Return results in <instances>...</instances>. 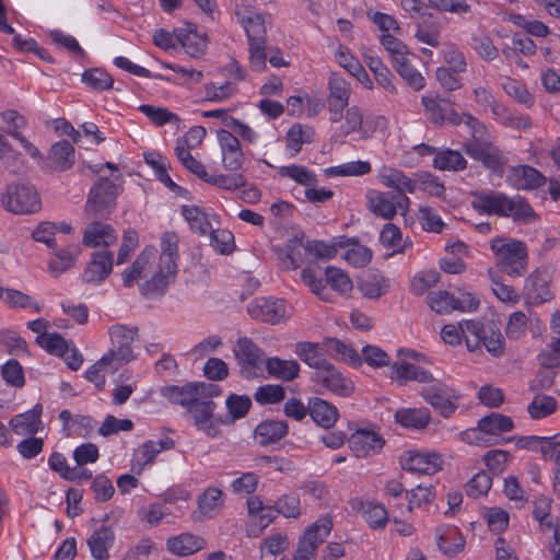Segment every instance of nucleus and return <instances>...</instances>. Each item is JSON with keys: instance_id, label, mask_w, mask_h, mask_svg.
<instances>
[{"instance_id": "6e6552de", "label": "nucleus", "mask_w": 560, "mask_h": 560, "mask_svg": "<svg viewBox=\"0 0 560 560\" xmlns=\"http://www.w3.org/2000/svg\"><path fill=\"white\" fill-rule=\"evenodd\" d=\"M247 312L256 320L278 325L291 317L292 307L283 299L258 296L248 303Z\"/></svg>"}, {"instance_id": "c9c22d12", "label": "nucleus", "mask_w": 560, "mask_h": 560, "mask_svg": "<svg viewBox=\"0 0 560 560\" xmlns=\"http://www.w3.org/2000/svg\"><path fill=\"white\" fill-rule=\"evenodd\" d=\"M267 373L283 382H291L300 374V364L296 360H283L278 357L268 358L265 361Z\"/></svg>"}, {"instance_id": "603ef678", "label": "nucleus", "mask_w": 560, "mask_h": 560, "mask_svg": "<svg viewBox=\"0 0 560 560\" xmlns=\"http://www.w3.org/2000/svg\"><path fill=\"white\" fill-rule=\"evenodd\" d=\"M380 242L384 247L393 248L394 253H404L412 244L409 240L402 241L400 229L393 223L384 225L381 231Z\"/></svg>"}, {"instance_id": "1a4fd4ad", "label": "nucleus", "mask_w": 560, "mask_h": 560, "mask_svg": "<svg viewBox=\"0 0 560 560\" xmlns=\"http://www.w3.org/2000/svg\"><path fill=\"white\" fill-rule=\"evenodd\" d=\"M469 158L479 161L494 174H502L506 164L503 153L491 142L481 137H471L464 144Z\"/></svg>"}, {"instance_id": "6e6d98bb", "label": "nucleus", "mask_w": 560, "mask_h": 560, "mask_svg": "<svg viewBox=\"0 0 560 560\" xmlns=\"http://www.w3.org/2000/svg\"><path fill=\"white\" fill-rule=\"evenodd\" d=\"M13 433L21 436H35V407L13 416L9 421Z\"/></svg>"}, {"instance_id": "a878e982", "label": "nucleus", "mask_w": 560, "mask_h": 560, "mask_svg": "<svg viewBox=\"0 0 560 560\" xmlns=\"http://www.w3.org/2000/svg\"><path fill=\"white\" fill-rule=\"evenodd\" d=\"M524 294L532 304H541L551 299L548 275L541 271L532 272L525 281Z\"/></svg>"}, {"instance_id": "69168bd1", "label": "nucleus", "mask_w": 560, "mask_h": 560, "mask_svg": "<svg viewBox=\"0 0 560 560\" xmlns=\"http://www.w3.org/2000/svg\"><path fill=\"white\" fill-rule=\"evenodd\" d=\"M75 256L66 248H60L55 252V256L48 261V271L58 277L71 267L74 266Z\"/></svg>"}, {"instance_id": "680f3d73", "label": "nucleus", "mask_w": 560, "mask_h": 560, "mask_svg": "<svg viewBox=\"0 0 560 560\" xmlns=\"http://www.w3.org/2000/svg\"><path fill=\"white\" fill-rule=\"evenodd\" d=\"M82 82L93 90L105 91L113 88L114 79L106 71L94 68L83 72Z\"/></svg>"}, {"instance_id": "774afa93", "label": "nucleus", "mask_w": 560, "mask_h": 560, "mask_svg": "<svg viewBox=\"0 0 560 560\" xmlns=\"http://www.w3.org/2000/svg\"><path fill=\"white\" fill-rule=\"evenodd\" d=\"M502 88L510 97L514 98L520 104L527 107H530L534 104V97L528 92L524 83L509 78L502 84Z\"/></svg>"}, {"instance_id": "c03bdc74", "label": "nucleus", "mask_w": 560, "mask_h": 560, "mask_svg": "<svg viewBox=\"0 0 560 560\" xmlns=\"http://www.w3.org/2000/svg\"><path fill=\"white\" fill-rule=\"evenodd\" d=\"M558 404L555 397L545 394H536L527 405L526 410L530 419L540 420L555 413Z\"/></svg>"}, {"instance_id": "f8f14e48", "label": "nucleus", "mask_w": 560, "mask_h": 560, "mask_svg": "<svg viewBox=\"0 0 560 560\" xmlns=\"http://www.w3.org/2000/svg\"><path fill=\"white\" fill-rule=\"evenodd\" d=\"M242 376L249 378L266 361L264 351L248 337H241L233 348Z\"/></svg>"}, {"instance_id": "13d9d810", "label": "nucleus", "mask_w": 560, "mask_h": 560, "mask_svg": "<svg viewBox=\"0 0 560 560\" xmlns=\"http://www.w3.org/2000/svg\"><path fill=\"white\" fill-rule=\"evenodd\" d=\"M139 110L156 126H164L166 124L178 125L180 121V118L176 114L170 112L165 107L142 104L139 106Z\"/></svg>"}, {"instance_id": "2eb2a0df", "label": "nucleus", "mask_w": 560, "mask_h": 560, "mask_svg": "<svg viewBox=\"0 0 560 560\" xmlns=\"http://www.w3.org/2000/svg\"><path fill=\"white\" fill-rule=\"evenodd\" d=\"M218 393V385L213 383H189L185 386H165L162 388V395L167 398L171 402L186 407L187 409L196 400L197 396L205 393L211 394Z\"/></svg>"}, {"instance_id": "72a5a7b5", "label": "nucleus", "mask_w": 560, "mask_h": 560, "mask_svg": "<svg viewBox=\"0 0 560 560\" xmlns=\"http://www.w3.org/2000/svg\"><path fill=\"white\" fill-rule=\"evenodd\" d=\"M390 370L392 378L397 380L400 384H405L408 381H415L419 383H431L434 381L431 372L407 361L401 363H393L390 365Z\"/></svg>"}, {"instance_id": "2f4dec72", "label": "nucleus", "mask_w": 560, "mask_h": 560, "mask_svg": "<svg viewBox=\"0 0 560 560\" xmlns=\"http://www.w3.org/2000/svg\"><path fill=\"white\" fill-rule=\"evenodd\" d=\"M378 179L384 186L395 189L396 192L412 194L417 187L416 180L392 166H383L380 170Z\"/></svg>"}, {"instance_id": "7c9ffc66", "label": "nucleus", "mask_w": 560, "mask_h": 560, "mask_svg": "<svg viewBox=\"0 0 560 560\" xmlns=\"http://www.w3.org/2000/svg\"><path fill=\"white\" fill-rule=\"evenodd\" d=\"M394 192L370 190L366 194L369 210L384 220H392L396 215Z\"/></svg>"}, {"instance_id": "c85d7f7f", "label": "nucleus", "mask_w": 560, "mask_h": 560, "mask_svg": "<svg viewBox=\"0 0 560 560\" xmlns=\"http://www.w3.org/2000/svg\"><path fill=\"white\" fill-rule=\"evenodd\" d=\"M436 545L446 557L453 558L464 550L465 538L455 526H443L436 530Z\"/></svg>"}, {"instance_id": "a18cd8bd", "label": "nucleus", "mask_w": 560, "mask_h": 560, "mask_svg": "<svg viewBox=\"0 0 560 560\" xmlns=\"http://www.w3.org/2000/svg\"><path fill=\"white\" fill-rule=\"evenodd\" d=\"M467 161L459 151L445 149L436 152L433 160V167L440 171H463Z\"/></svg>"}, {"instance_id": "423d86ee", "label": "nucleus", "mask_w": 560, "mask_h": 560, "mask_svg": "<svg viewBox=\"0 0 560 560\" xmlns=\"http://www.w3.org/2000/svg\"><path fill=\"white\" fill-rule=\"evenodd\" d=\"M514 429V421L511 417L499 412H491L482 417L477 428L471 429L467 435L472 436L475 442L483 445H497L506 443L508 439H502L501 433L510 432Z\"/></svg>"}, {"instance_id": "ea45409f", "label": "nucleus", "mask_w": 560, "mask_h": 560, "mask_svg": "<svg viewBox=\"0 0 560 560\" xmlns=\"http://www.w3.org/2000/svg\"><path fill=\"white\" fill-rule=\"evenodd\" d=\"M363 57L366 66L373 72L377 84L389 93H396L397 90L394 84L395 77L390 72V70L384 65L382 59L373 54H364Z\"/></svg>"}, {"instance_id": "9d476101", "label": "nucleus", "mask_w": 560, "mask_h": 560, "mask_svg": "<svg viewBox=\"0 0 560 560\" xmlns=\"http://www.w3.org/2000/svg\"><path fill=\"white\" fill-rule=\"evenodd\" d=\"M112 348L105 353L114 362H129L135 359L131 348L132 342L138 336L137 326L125 324H115L108 328Z\"/></svg>"}, {"instance_id": "b1692460", "label": "nucleus", "mask_w": 560, "mask_h": 560, "mask_svg": "<svg viewBox=\"0 0 560 560\" xmlns=\"http://www.w3.org/2000/svg\"><path fill=\"white\" fill-rule=\"evenodd\" d=\"M206 547L207 541L203 537L189 532L170 537L166 540V549L178 557L191 556Z\"/></svg>"}, {"instance_id": "39448f33", "label": "nucleus", "mask_w": 560, "mask_h": 560, "mask_svg": "<svg viewBox=\"0 0 560 560\" xmlns=\"http://www.w3.org/2000/svg\"><path fill=\"white\" fill-rule=\"evenodd\" d=\"M221 395L222 389L218 385L217 394L211 392V394L205 393L200 396H197L196 400H194L187 409V413L192 419L197 429L203 431L208 436H215L218 433V428L225 423L221 416L214 413L217 405L212 400L213 397Z\"/></svg>"}, {"instance_id": "79ce46f5", "label": "nucleus", "mask_w": 560, "mask_h": 560, "mask_svg": "<svg viewBox=\"0 0 560 560\" xmlns=\"http://www.w3.org/2000/svg\"><path fill=\"white\" fill-rule=\"evenodd\" d=\"M396 421L405 428L423 429L430 421V411L427 408L399 409L395 413Z\"/></svg>"}, {"instance_id": "58836bf2", "label": "nucleus", "mask_w": 560, "mask_h": 560, "mask_svg": "<svg viewBox=\"0 0 560 560\" xmlns=\"http://www.w3.org/2000/svg\"><path fill=\"white\" fill-rule=\"evenodd\" d=\"M114 538V532L109 527L103 526L94 530L88 539L93 558L96 560L108 559V549L112 547Z\"/></svg>"}, {"instance_id": "de8ad7c7", "label": "nucleus", "mask_w": 560, "mask_h": 560, "mask_svg": "<svg viewBox=\"0 0 560 560\" xmlns=\"http://www.w3.org/2000/svg\"><path fill=\"white\" fill-rule=\"evenodd\" d=\"M248 43L266 44V26L261 14L250 13L241 18Z\"/></svg>"}, {"instance_id": "7ed1b4c3", "label": "nucleus", "mask_w": 560, "mask_h": 560, "mask_svg": "<svg viewBox=\"0 0 560 560\" xmlns=\"http://www.w3.org/2000/svg\"><path fill=\"white\" fill-rule=\"evenodd\" d=\"M497 267L511 277H523L527 272L528 252L525 243L511 237L490 241Z\"/></svg>"}, {"instance_id": "0e129e2a", "label": "nucleus", "mask_w": 560, "mask_h": 560, "mask_svg": "<svg viewBox=\"0 0 560 560\" xmlns=\"http://www.w3.org/2000/svg\"><path fill=\"white\" fill-rule=\"evenodd\" d=\"M515 205L506 218L521 224H532L538 219V214L524 197L516 196Z\"/></svg>"}, {"instance_id": "cd10ccee", "label": "nucleus", "mask_w": 560, "mask_h": 560, "mask_svg": "<svg viewBox=\"0 0 560 560\" xmlns=\"http://www.w3.org/2000/svg\"><path fill=\"white\" fill-rule=\"evenodd\" d=\"M1 119L4 124V131L16 139L31 156H35L33 144L22 136V130L26 127V119L15 109H7L1 113Z\"/></svg>"}, {"instance_id": "393cba45", "label": "nucleus", "mask_w": 560, "mask_h": 560, "mask_svg": "<svg viewBox=\"0 0 560 560\" xmlns=\"http://www.w3.org/2000/svg\"><path fill=\"white\" fill-rule=\"evenodd\" d=\"M508 182L517 189H535L546 183V177L529 165H518L510 170Z\"/></svg>"}, {"instance_id": "8fccbe9b", "label": "nucleus", "mask_w": 560, "mask_h": 560, "mask_svg": "<svg viewBox=\"0 0 560 560\" xmlns=\"http://www.w3.org/2000/svg\"><path fill=\"white\" fill-rule=\"evenodd\" d=\"M118 370L114 361L104 354L97 362L85 371V378L95 384L97 388H103L106 383L107 373H114Z\"/></svg>"}, {"instance_id": "4d7b16f0", "label": "nucleus", "mask_w": 560, "mask_h": 560, "mask_svg": "<svg viewBox=\"0 0 560 560\" xmlns=\"http://www.w3.org/2000/svg\"><path fill=\"white\" fill-rule=\"evenodd\" d=\"M350 92V84L343 78L331 75L329 79L328 105L348 106Z\"/></svg>"}, {"instance_id": "f03ea898", "label": "nucleus", "mask_w": 560, "mask_h": 560, "mask_svg": "<svg viewBox=\"0 0 560 560\" xmlns=\"http://www.w3.org/2000/svg\"><path fill=\"white\" fill-rule=\"evenodd\" d=\"M161 248L158 271L139 285L141 294L148 298L163 295L177 272L178 236L173 232H165Z\"/></svg>"}, {"instance_id": "bb28decb", "label": "nucleus", "mask_w": 560, "mask_h": 560, "mask_svg": "<svg viewBox=\"0 0 560 560\" xmlns=\"http://www.w3.org/2000/svg\"><path fill=\"white\" fill-rule=\"evenodd\" d=\"M350 504L353 511L361 513L372 529L383 528L388 522V513L380 503L353 499L350 501Z\"/></svg>"}, {"instance_id": "4be33fe9", "label": "nucleus", "mask_w": 560, "mask_h": 560, "mask_svg": "<svg viewBox=\"0 0 560 560\" xmlns=\"http://www.w3.org/2000/svg\"><path fill=\"white\" fill-rule=\"evenodd\" d=\"M48 327L47 320L37 318V346L47 353L58 358L67 354L69 341L58 332H49Z\"/></svg>"}, {"instance_id": "c756f323", "label": "nucleus", "mask_w": 560, "mask_h": 560, "mask_svg": "<svg viewBox=\"0 0 560 560\" xmlns=\"http://www.w3.org/2000/svg\"><path fill=\"white\" fill-rule=\"evenodd\" d=\"M174 35L190 57L198 58L203 55L207 47V37L199 34L191 24L176 28Z\"/></svg>"}, {"instance_id": "ddd939ff", "label": "nucleus", "mask_w": 560, "mask_h": 560, "mask_svg": "<svg viewBox=\"0 0 560 560\" xmlns=\"http://www.w3.org/2000/svg\"><path fill=\"white\" fill-rule=\"evenodd\" d=\"M313 381L340 397H349L354 392L353 382L346 377L334 364L327 361L317 372Z\"/></svg>"}, {"instance_id": "f3484780", "label": "nucleus", "mask_w": 560, "mask_h": 560, "mask_svg": "<svg viewBox=\"0 0 560 560\" xmlns=\"http://www.w3.org/2000/svg\"><path fill=\"white\" fill-rule=\"evenodd\" d=\"M246 504L248 514L257 522L247 527V536L258 537L275 521L278 512L275 506L266 505L258 495H250Z\"/></svg>"}, {"instance_id": "a211bd4d", "label": "nucleus", "mask_w": 560, "mask_h": 560, "mask_svg": "<svg viewBox=\"0 0 560 560\" xmlns=\"http://www.w3.org/2000/svg\"><path fill=\"white\" fill-rule=\"evenodd\" d=\"M113 253L103 249L94 252L82 275V281L89 284L102 283L113 270Z\"/></svg>"}, {"instance_id": "052dcab7", "label": "nucleus", "mask_w": 560, "mask_h": 560, "mask_svg": "<svg viewBox=\"0 0 560 560\" xmlns=\"http://www.w3.org/2000/svg\"><path fill=\"white\" fill-rule=\"evenodd\" d=\"M223 492H202L198 497L199 514L203 517H213L221 510L224 499Z\"/></svg>"}, {"instance_id": "20e7f679", "label": "nucleus", "mask_w": 560, "mask_h": 560, "mask_svg": "<svg viewBox=\"0 0 560 560\" xmlns=\"http://www.w3.org/2000/svg\"><path fill=\"white\" fill-rule=\"evenodd\" d=\"M120 177L115 179L109 177H98L92 185L84 205V212L89 217L108 218L116 208L117 197L122 190L117 183Z\"/></svg>"}, {"instance_id": "338daca9", "label": "nucleus", "mask_w": 560, "mask_h": 560, "mask_svg": "<svg viewBox=\"0 0 560 560\" xmlns=\"http://www.w3.org/2000/svg\"><path fill=\"white\" fill-rule=\"evenodd\" d=\"M325 280L327 284L340 293H348L352 290L353 284L349 276L339 268L327 267L325 270Z\"/></svg>"}, {"instance_id": "37998d69", "label": "nucleus", "mask_w": 560, "mask_h": 560, "mask_svg": "<svg viewBox=\"0 0 560 560\" xmlns=\"http://www.w3.org/2000/svg\"><path fill=\"white\" fill-rule=\"evenodd\" d=\"M174 446V442L171 439L144 442L136 452L135 460L136 464L141 468L145 465L152 464L154 458L163 450H170Z\"/></svg>"}, {"instance_id": "f704fd0d", "label": "nucleus", "mask_w": 560, "mask_h": 560, "mask_svg": "<svg viewBox=\"0 0 560 560\" xmlns=\"http://www.w3.org/2000/svg\"><path fill=\"white\" fill-rule=\"evenodd\" d=\"M155 255L156 249L154 247H145L133 261L131 268L125 270L122 275L124 285L131 287L136 280L147 277Z\"/></svg>"}, {"instance_id": "6ab92c4d", "label": "nucleus", "mask_w": 560, "mask_h": 560, "mask_svg": "<svg viewBox=\"0 0 560 560\" xmlns=\"http://www.w3.org/2000/svg\"><path fill=\"white\" fill-rule=\"evenodd\" d=\"M350 450L357 457H366L380 452L384 446V439L371 430L358 429L348 438Z\"/></svg>"}, {"instance_id": "a19ab883", "label": "nucleus", "mask_w": 560, "mask_h": 560, "mask_svg": "<svg viewBox=\"0 0 560 560\" xmlns=\"http://www.w3.org/2000/svg\"><path fill=\"white\" fill-rule=\"evenodd\" d=\"M326 346L329 352L335 358L342 361L352 368H359L362 365V358L359 352L350 345L337 338H328Z\"/></svg>"}, {"instance_id": "e433bc0d", "label": "nucleus", "mask_w": 560, "mask_h": 560, "mask_svg": "<svg viewBox=\"0 0 560 560\" xmlns=\"http://www.w3.org/2000/svg\"><path fill=\"white\" fill-rule=\"evenodd\" d=\"M288 433V423L283 420H266L255 429V439L259 445H269L280 441Z\"/></svg>"}, {"instance_id": "09e8293b", "label": "nucleus", "mask_w": 560, "mask_h": 560, "mask_svg": "<svg viewBox=\"0 0 560 560\" xmlns=\"http://www.w3.org/2000/svg\"><path fill=\"white\" fill-rule=\"evenodd\" d=\"M358 288L364 298L375 300L386 293L388 283L382 275L373 272L363 277Z\"/></svg>"}, {"instance_id": "5fc2aeb1", "label": "nucleus", "mask_w": 560, "mask_h": 560, "mask_svg": "<svg viewBox=\"0 0 560 560\" xmlns=\"http://www.w3.org/2000/svg\"><path fill=\"white\" fill-rule=\"evenodd\" d=\"M182 214L195 233L206 235L212 229L207 214L196 206H183Z\"/></svg>"}, {"instance_id": "bf43d9fd", "label": "nucleus", "mask_w": 560, "mask_h": 560, "mask_svg": "<svg viewBox=\"0 0 560 560\" xmlns=\"http://www.w3.org/2000/svg\"><path fill=\"white\" fill-rule=\"evenodd\" d=\"M279 174L283 177H289L300 185L311 187L317 183V177L314 172L310 171L303 165H289L279 168Z\"/></svg>"}, {"instance_id": "9b49d317", "label": "nucleus", "mask_w": 560, "mask_h": 560, "mask_svg": "<svg viewBox=\"0 0 560 560\" xmlns=\"http://www.w3.org/2000/svg\"><path fill=\"white\" fill-rule=\"evenodd\" d=\"M404 470L419 475H434L442 470L444 460L436 452L409 450L399 457Z\"/></svg>"}, {"instance_id": "412c9836", "label": "nucleus", "mask_w": 560, "mask_h": 560, "mask_svg": "<svg viewBox=\"0 0 560 560\" xmlns=\"http://www.w3.org/2000/svg\"><path fill=\"white\" fill-rule=\"evenodd\" d=\"M47 160L48 162L40 166L43 171L66 172L75 162L74 147L67 140L58 141L51 145Z\"/></svg>"}, {"instance_id": "49530a36", "label": "nucleus", "mask_w": 560, "mask_h": 560, "mask_svg": "<svg viewBox=\"0 0 560 560\" xmlns=\"http://www.w3.org/2000/svg\"><path fill=\"white\" fill-rule=\"evenodd\" d=\"M290 546V539L285 533H275L262 540L260 544V559L275 560L276 557L287 550Z\"/></svg>"}, {"instance_id": "473e14b6", "label": "nucleus", "mask_w": 560, "mask_h": 560, "mask_svg": "<svg viewBox=\"0 0 560 560\" xmlns=\"http://www.w3.org/2000/svg\"><path fill=\"white\" fill-rule=\"evenodd\" d=\"M308 409L313 421L325 429L334 427L339 418L337 407L318 397L308 400Z\"/></svg>"}, {"instance_id": "0eeeda50", "label": "nucleus", "mask_w": 560, "mask_h": 560, "mask_svg": "<svg viewBox=\"0 0 560 560\" xmlns=\"http://www.w3.org/2000/svg\"><path fill=\"white\" fill-rule=\"evenodd\" d=\"M332 526V516L329 514L311 524L298 541L293 560H314L318 546L330 535Z\"/></svg>"}, {"instance_id": "f257e3e1", "label": "nucleus", "mask_w": 560, "mask_h": 560, "mask_svg": "<svg viewBox=\"0 0 560 560\" xmlns=\"http://www.w3.org/2000/svg\"><path fill=\"white\" fill-rule=\"evenodd\" d=\"M465 338L468 351L475 352L485 347L493 357H501L505 350V340L500 329L491 320L464 319L458 326L448 324L442 328L441 337L445 343L458 346Z\"/></svg>"}, {"instance_id": "4468645a", "label": "nucleus", "mask_w": 560, "mask_h": 560, "mask_svg": "<svg viewBox=\"0 0 560 560\" xmlns=\"http://www.w3.org/2000/svg\"><path fill=\"white\" fill-rule=\"evenodd\" d=\"M422 397L445 418L450 417L457 409L458 395L447 384L434 383L422 390Z\"/></svg>"}, {"instance_id": "864d4df0", "label": "nucleus", "mask_w": 560, "mask_h": 560, "mask_svg": "<svg viewBox=\"0 0 560 560\" xmlns=\"http://www.w3.org/2000/svg\"><path fill=\"white\" fill-rule=\"evenodd\" d=\"M296 355L310 368L317 372L327 360L318 350V345L310 341H300L295 346Z\"/></svg>"}, {"instance_id": "5701e85b", "label": "nucleus", "mask_w": 560, "mask_h": 560, "mask_svg": "<svg viewBox=\"0 0 560 560\" xmlns=\"http://www.w3.org/2000/svg\"><path fill=\"white\" fill-rule=\"evenodd\" d=\"M117 240L118 235L110 224L93 221L86 225L82 243L86 247H108L115 244Z\"/></svg>"}, {"instance_id": "dca6fc26", "label": "nucleus", "mask_w": 560, "mask_h": 560, "mask_svg": "<svg viewBox=\"0 0 560 560\" xmlns=\"http://www.w3.org/2000/svg\"><path fill=\"white\" fill-rule=\"evenodd\" d=\"M1 203L8 211L15 214L32 213L35 194L25 185H10L1 197Z\"/></svg>"}, {"instance_id": "3c124183", "label": "nucleus", "mask_w": 560, "mask_h": 560, "mask_svg": "<svg viewBox=\"0 0 560 560\" xmlns=\"http://www.w3.org/2000/svg\"><path fill=\"white\" fill-rule=\"evenodd\" d=\"M314 139V130L310 127H303L300 124L293 125L287 132V149L291 151V156L296 155L304 143H311Z\"/></svg>"}, {"instance_id": "aec40b11", "label": "nucleus", "mask_w": 560, "mask_h": 560, "mask_svg": "<svg viewBox=\"0 0 560 560\" xmlns=\"http://www.w3.org/2000/svg\"><path fill=\"white\" fill-rule=\"evenodd\" d=\"M218 140L222 152V163L225 170L238 171L244 162V155L238 139L229 130L218 131Z\"/></svg>"}, {"instance_id": "4c0bfd02", "label": "nucleus", "mask_w": 560, "mask_h": 560, "mask_svg": "<svg viewBox=\"0 0 560 560\" xmlns=\"http://www.w3.org/2000/svg\"><path fill=\"white\" fill-rule=\"evenodd\" d=\"M472 208L479 213L501 217L504 192H474Z\"/></svg>"}, {"instance_id": "e2e57ef3", "label": "nucleus", "mask_w": 560, "mask_h": 560, "mask_svg": "<svg viewBox=\"0 0 560 560\" xmlns=\"http://www.w3.org/2000/svg\"><path fill=\"white\" fill-rule=\"evenodd\" d=\"M428 304L438 314H445L456 311L455 296L447 291L430 292Z\"/></svg>"}]
</instances>
